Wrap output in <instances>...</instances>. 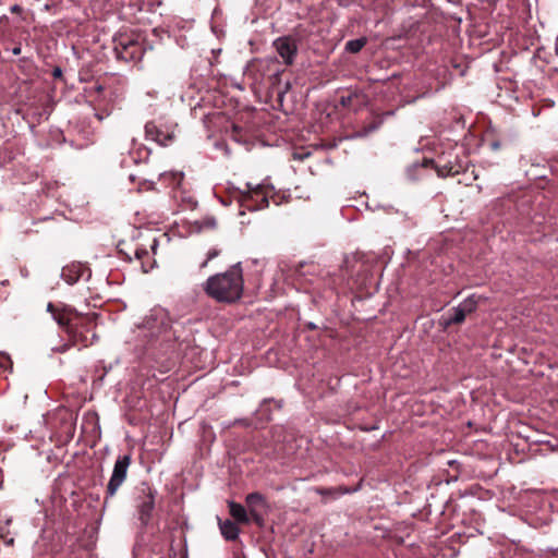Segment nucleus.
I'll list each match as a JSON object with an SVG mask.
<instances>
[{"label": "nucleus", "instance_id": "f704fd0d", "mask_svg": "<svg viewBox=\"0 0 558 558\" xmlns=\"http://www.w3.org/2000/svg\"><path fill=\"white\" fill-rule=\"evenodd\" d=\"M96 117L99 119V120H102V116H99V114H96Z\"/></svg>", "mask_w": 558, "mask_h": 558}, {"label": "nucleus", "instance_id": "cd10ccee", "mask_svg": "<svg viewBox=\"0 0 558 558\" xmlns=\"http://www.w3.org/2000/svg\"><path fill=\"white\" fill-rule=\"evenodd\" d=\"M120 253H123L125 255V258L129 260H132V258L134 256L132 253V248H130V251H128V252H124L123 248H120Z\"/></svg>", "mask_w": 558, "mask_h": 558}, {"label": "nucleus", "instance_id": "aec40b11", "mask_svg": "<svg viewBox=\"0 0 558 558\" xmlns=\"http://www.w3.org/2000/svg\"><path fill=\"white\" fill-rule=\"evenodd\" d=\"M80 276H81L80 274H74V275H72V270H71V269H69V268H63V270H62V277H63V279H64L68 283H70V284H72V283L76 282V281L78 280V278H80Z\"/></svg>", "mask_w": 558, "mask_h": 558}, {"label": "nucleus", "instance_id": "ddd939ff", "mask_svg": "<svg viewBox=\"0 0 558 558\" xmlns=\"http://www.w3.org/2000/svg\"><path fill=\"white\" fill-rule=\"evenodd\" d=\"M132 253L134 257L141 263L144 272H147L150 268H153V263H150V254L145 247L136 245L132 248Z\"/></svg>", "mask_w": 558, "mask_h": 558}, {"label": "nucleus", "instance_id": "9d476101", "mask_svg": "<svg viewBox=\"0 0 558 558\" xmlns=\"http://www.w3.org/2000/svg\"><path fill=\"white\" fill-rule=\"evenodd\" d=\"M140 511V520L142 523L146 524L151 518V513L155 507V496L151 492L141 497V501L138 504Z\"/></svg>", "mask_w": 558, "mask_h": 558}, {"label": "nucleus", "instance_id": "b1692460", "mask_svg": "<svg viewBox=\"0 0 558 558\" xmlns=\"http://www.w3.org/2000/svg\"><path fill=\"white\" fill-rule=\"evenodd\" d=\"M437 173L439 177H447V175H453L458 173V171H452V167L444 166L441 168L436 167Z\"/></svg>", "mask_w": 558, "mask_h": 558}, {"label": "nucleus", "instance_id": "1a4fd4ad", "mask_svg": "<svg viewBox=\"0 0 558 558\" xmlns=\"http://www.w3.org/2000/svg\"><path fill=\"white\" fill-rule=\"evenodd\" d=\"M47 311L52 314L53 319L59 326L64 327L68 332L69 327L73 325V312L68 308L59 310L52 303L47 305Z\"/></svg>", "mask_w": 558, "mask_h": 558}, {"label": "nucleus", "instance_id": "72a5a7b5", "mask_svg": "<svg viewBox=\"0 0 558 558\" xmlns=\"http://www.w3.org/2000/svg\"><path fill=\"white\" fill-rule=\"evenodd\" d=\"M13 53L16 54V56L20 54L21 53V48L20 47L14 48L13 49Z\"/></svg>", "mask_w": 558, "mask_h": 558}, {"label": "nucleus", "instance_id": "7c9ffc66", "mask_svg": "<svg viewBox=\"0 0 558 558\" xmlns=\"http://www.w3.org/2000/svg\"><path fill=\"white\" fill-rule=\"evenodd\" d=\"M61 74H62V71H61V69H60V68H56V69L53 70V76H54V77L61 76Z\"/></svg>", "mask_w": 558, "mask_h": 558}, {"label": "nucleus", "instance_id": "a878e982", "mask_svg": "<svg viewBox=\"0 0 558 558\" xmlns=\"http://www.w3.org/2000/svg\"><path fill=\"white\" fill-rule=\"evenodd\" d=\"M378 125H379V123H373V124L364 128V131H363L362 135H366V134L377 130Z\"/></svg>", "mask_w": 558, "mask_h": 558}, {"label": "nucleus", "instance_id": "473e14b6", "mask_svg": "<svg viewBox=\"0 0 558 558\" xmlns=\"http://www.w3.org/2000/svg\"><path fill=\"white\" fill-rule=\"evenodd\" d=\"M156 247H157V241L154 240L151 245H150V248H151L153 252H155Z\"/></svg>", "mask_w": 558, "mask_h": 558}, {"label": "nucleus", "instance_id": "2eb2a0df", "mask_svg": "<svg viewBox=\"0 0 558 558\" xmlns=\"http://www.w3.org/2000/svg\"><path fill=\"white\" fill-rule=\"evenodd\" d=\"M481 300H482L481 296L472 294V295L468 296L465 300H463L459 304V306L462 308V311H464V313L471 314L477 308V305Z\"/></svg>", "mask_w": 558, "mask_h": 558}, {"label": "nucleus", "instance_id": "6e6552de", "mask_svg": "<svg viewBox=\"0 0 558 558\" xmlns=\"http://www.w3.org/2000/svg\"><path fill=\"white\" fill-rule=\"evenodd\" d=\"M362 481L355 487H348L344 485H340L337 487H315L314 492L320 496H323L324 502H327L330 499H337L338 497L352 494L357 492L361 488Z\"/></svg>", "mask_w": 558, "mask_h": 558}, {"label": "nucleus", "instance_id": "2f4dec72", "mask_svg": "<svg viewBox=\"0 0 558 558\" xmlns=\"http://www.w3.org/2000/svg\"><path fill=\"white\" fill-rule=\"evenodd\" d=\"M429 165H433V160L432 159H424L423 163H422V167H428Z\"/></svg>", "mask_w": 558, "mask_h": 558}, {"label": "nucleus", "instance_id": "bb28decb", "mask_svg": "<svg viewBox=\"0 0 558 558\" xmlns=\"http://www.w3.org/2000/svg\"><path fill=\"white\" fill-rule=\"evenodd\" d=\"M72 347L71 342L69 341V343H64L58 348H54L53 350L57 351V352H60V353H63L65 351H68L70 348Z\"/></svg>", "mask_w": 558, "mask_h": 558}, {"label": "nucleus", "instance_id": "c85d7f7f", "mask_svg": "<svg viewBox=\"0 0 558 558\" xmlns=\"http://www.w3.org/2000/svg\"><path fill=\"white\" fill-rule=\"evenodd\" d=\"M500 147H501V144H500L499 141H494V142L490 143V148L493 150H498Z\"/></svg>", "mask_w": 558, "mask_h": 558}, {"label": "nucleus", "instance_id": "f257e3e1", "mask_svg": "<svg viewBox=\"0 0 558 558\" xmlns=\"http://www.w3.org/2000/svg\"><path fill=\"white\" fill-rule=\"evenodd\" d=\"M205 293L220 303L239 301L244 290L241 264L231 266L227 271L210 276L203 284Z\"/></svg>", "mask_w": 558, "mask_h": 558}, {"label": "nucleus", "instance_id": "39448f33", "mask_svg": "<svg viewBox=\"0 0 558 558\" xmlns=\"http://www.w3.org/2000/svg\"><path fill=\"white\" fill-rule=\"evenodd\" d=\"M130 465V456L120 457L113 468L111 478L107 485V495L114 496L119 487L126 477L128 468Z\"/></svg>", "mask_w": 558, "mask_h": 558}, {"label": "nucleus", "instance_id": "5701e85b", "mask_svg": "<svg viewBox=\"0 0 558 558\" xmlns=\"http://www.w3.org/2000/svg\"><path fill=\"white\" fill-rule=\"evenodd\" d=\"M437 173L439 177H447V175H453L458 173V171H452V167L444 166L441 168L436 167Z\"/></svg>", "mask_w": 558, "mask_h": 558}, {"label": "nucleus", "instance_id": "c756f323", "mask_svg": "<svg viewBox=\"0 0 558 558\" xmlns=\"http://www.w3.org/2000/svg\"><path fill=\"white\" fill-rule=\"evenodd\" d=\"M21 11H22V8L17 4H15L11 8V12H13V13H20Z\"/></svg>", "mask_w": 558, "mask_h": 558}, {"label": "nucleus", "instance_id": "c9c22d12", "mask_svg": "<svg viewBox=\"0 0 558 558\" xmlns=\"http://www.w3.org/2000/svg\"><path fill=\"white\" fill-rule=\"evenodd\" d=\"M454 463H456V461H449L450 465H453Z\"/></svg>", "mask_w": 558, "mask_h": 558}, {"label": "nucleus", "instance_id": "423d86ee", "mask_svg": "<svg viewBox=\"0 0 558 558\" xmlns=\"http://www.w3.org/2000/svg\"><path fill=\"white\" fill-rule=\"evenodd\" d=\"M278 54L283 59V63L291 65L298 52L296 40L291 36L279 37L274 41Z\"/></svg>", "mask_w": 558, "mask_h": 558}, {"label": "nucleus", "instance_id": "4468645a", "mask_svg": "<svg viewBox=\"0 0 558 558\" xmlns=\"http://www.w3.org/2000/svg\"><path fill=\"white\" fill-rule=\"evenodd\" d=\"M245 502H246L248 512H252V510H258V508L265 506V498L262 494L254 492L246 496Z\"/></svg>", "mask_w": 558, "mask_h": 558}, {"label": "nucleus", "instance_id": "6ab92c4d", "mask_svg": "<svg viewBox=\"0 0 558 558\" xmlns=\"http://www.w3.org/2000/svg\"><path fill=\"white\" fill-rule=\"evenodd\" d=\"M13 368V362L9 354L4 352H0V369L3 371H12Z\"/></svg>", "mask_w": 558, "mask_h": 558}, {"label": "nucleus", "instance_id": "f3484780", "mask_svg": "<svg viewBox=\"0 0 558 558\" xmlns=\"http://www.w3.org/2000/svg\"><path fill=\"white\" fill-rule=\"evenodd\" d=\"M194 226L198 231L213 230L217 227V220L214 216H206L194 221Z\"/></svg>", "mask_w": 558, "mask_h": 558}, {"label": "nucleus", "instance_id": "9b49d317", "mask_svg": "<svg viewBox=\"0 0 558 558\" xmlns=\"http://www.w3.org/2000/svg\"><path fill=\"white\" fill-rule=\"evenodd\" d=\"M229 511L231 517L241 524L250 523L248 511L241 505L234 501H229Z\"/></svg>", "mask_w": 558, "mask_h": 558}, {"label": "nucleus", "instance_id": "412c9836", "mask_svg": "<svg viewBox=\"0 0 558 558\" xmlns=\"http://www.w3.org/2000/svg\"><path fill=\"white\" fill-rule=\"evenodd\" d=\"M248 515H250V522L252 521V522H254L258 526H263L264 525V518L258 512V510H252V512H248Z\"/></svg>", "mask_w": 558, "mask_h": 558}, {"label": "nucleus", "instance_id": "f8f14e48", "mask_svg": "<svg viewBox=\"0 0 558 558\" xmlns=\"http://www.w3.org/2000/svg\"><path fill=\"white\" fill-rule=\"evenodd\" d=\"M219 527L222 536L227 541L238 539L240 530L235 522L231 520L219 521Z\"/></svg>", "mask_w": 558, "mask_h": 558}, {"label": "nucleus", "instance_id": "0eeeda50", "mask_svg": "<svg viewBox=\"0 0 558 558\" xmlns=\"http://www.w3.org/2000/svg\"><path fill=\"white\" fill-rule=\"evenodd\" d=\"M145 135L147 140L154 141L160 146H168L174 140L173 132L163 131L155 122L146 123Z\"/></svg>", "mask_w": 558, "mask_h": 558}, {"label": "nucleus", "instance_id": "393cba45", "mask_svg": "<svg viewBox=\"0 0 558 558\" xmlns=\"http://www.w3.org/2000/svg\"><path fill=\"white\" fill-rule=\"evenodd\" d=\"M219 253H220V252H219L217 248H211V250H209V251H208V253H207V258H206V260L203 263V265H202V266H203V267H205V266L207 265V263H208L209 260L214 259L215 257H217V256L219 255Z\"/></svg>", "mask_w": 558, "mask_h": 558}, {"label": "nucleus", "instance_id": "f03ea898", "mask_svg": "<svg viewBox=\"0 0 558 558\" xmlns=\"http://www.w3.org/2000/svg\"><path fill=\"white\" fill-rule=\"evenodd\" d=\"M75 317L77 320L69 327L66 332L71 344L81 345L82 348L94 344L98 340V336L94 331L96 326L95 315L83 317L75 313Z\"/></svg>", "mask_w": 558, "mask_h": 558}, {"label": "nucleus", "instance_id": "4be33fe9", "mask_svg": "<svg viewBox=\"0 0 558 558\" xmlns=\"http://www.w3.org/2000/svg\"><path fill=\"white\" fill-rule=\"evenodd\" d=\"M356 264H357V260L354 258L352 260H350V259L344 260L343 269L349 277H352Z\"/></svg>", "mask_w": 558, "mask_h": 558}, {"label": "nucleus", "instance_id": "20e7f679", "mask_svg": "<svg viewBox=\"0 0 558 558\" xmlns=\"http://www.w3.org/2000/svg\"><path fill=\"white\" fill-rule=\"evenodd\" d=\"M242 197L244 202H254L252 205H247L251 210H257L268 207V192L262 184L253 185L251 183L245 184V190L242 191Z\"/></svg>", "mask_w": 558, "mask_h": 558}, {"label": "nucleus", "instance_id": "dca6fc26", "mask_svg": "<svg viewBox=\"0 0 558 558\" xmlns=\"http://www.w3.org/2000/svg\"><path fill=\"white\" fill-rule=\"evenodd\" d=\"M366 44H367V38L360 37V38L351 39V40L347 41L344 49L347 52L357 53L365 47Z\"/></svg>", "mask_w": 558, "mask_h": 558}, {"label": "nucleus", "instance_id": "a211bd4d", "mask_svg": "<svg viewBox=\"0 0 558 558\" xmlns=\"http://www.w3.org/2000/svg\"><path fill=\"white\" fill-rule=\"evenodd\" d=\"M466 315L468 314L464 313V311H462V308L458 305L457 307H453L452 315L449 317L447 324H461L464 322Z\"/></svg>", "mask_w": 558, "mask_h": 558}, {"label": "nucleus", "instance_id": "7ed1b4c3", "mask_svg": "<svg viewBox=\"0 0 558 558\" xmlns=\"http://www.w3.org/2000/svg\"><path fill=\"white\" fill-rule=\"evenodd\" d=\"M113 44L117 58L125 62L140 61L144 56L142 44L133 35L118 34Z\"/></svg>", "mask_w": 558, "mask_h": 558}]
</instances>
